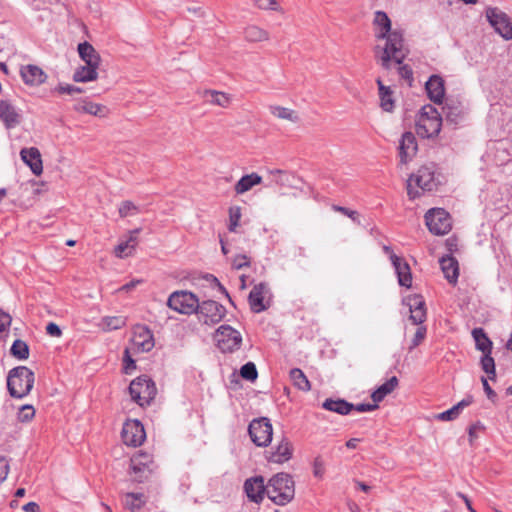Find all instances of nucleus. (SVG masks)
Segmentation results:
<instances>
[{
	"label": "nucleus",
	"instance_id": "obj_40",
	"mask_svg": "<svg viewBox=\"0 0 512 512\" xmlns=\"http://www.w3.org/2000/svg\"><path fill=\"white\" fill-rule=\"evenodd\" d=\"M269 111L274 117L278 119L287 120L293 123H296L300 120L297 112L287 107L271 105L269 106Z\"/></svg>",
	"mask_w": 512,
	"mask_h": 512
},
{
	"label": "nucleus",
	"instance_id": "obj_53",
	"mask_svg": "<svg viewBox=\"0 0 512 512\" xmlns=\"http://www.w3.org/2000/svg\"><path fill=\"white\" fill-rule=\"evenodd\" d=\"M398 73L399 76L408 82L409 86L412 85L413 82V71L409 65H402V62L399 64Z\"/></svg>",
	"mask_w": 512,
	"mask_h": 512
},
{
	"label": "nucleus",
	"instance_id": "obj_32",
	"mask_svg": "<svg viewBox=\"0 0 512 512\" xmlns=\"http://www.w3.org/2000/svg\"><path fill=\"white\" fill-rule=\"evenodd\" d=\"M262 183V177L253 172L251 174H247L242 176L239 181L235 184L234 190L237 195L244 194L245 192L251 190L254 186Z\"/></svg>",
	"mask_w": 512,
	"mask_h": 512
},
{
	"label": "nucleus",
	"instance_id": "obj_19",
	"mask_svg": "<svg viewBox=\"0 0 512 512\" xmlns=\"http://www.w3.org/2000/svg\"><path fill=\"white\" fill-rule=\"evenodd\" d=\"M0 120L7 129L14 128L21 122L19 110L9 100H0Z\"/></svg>",
	"mask_w": 512,
	"mask_h": 512
},
{
	"label": "nucleus",
	"instance_id": "obj_14",
	"mask_svg": "<svg viewBox=\"0 0 512 512\" xmlns=\"http://www.w3.org/2000/svg\"><path fill=\"white\" fill-rule=\"evenodd\" d=\"M121 436L126 445L137 447L144 442L146 433L139 420H128L123 425Z\"/></svg>",
	"mask_w": 512,
	"mask_h": 512
},
{
	"label": "nucleus",
	"instance_id": "obj_45",
	"mask_svg": "<svg viewBox=\"0 0 512 512\" xmlns=\"http://www.w3.org/2000/svg\"><path fill=\"white\" fill-rule=\"evenodd\" d=\"M241 219V208L238 206L230 207L229 209V225L228 229L231 232H235L236 228L239 226V222Z\"/></svg>",
	"mask_w": 512,
	"mask_h": 512
},
{
	"label": "nucleus",
	"instance_id": "obj_25",
	"mask_svg": "<svg viewBox=\"0 0 512 512\" xmlns=\"http://www.w3.org/2000/svg\"><path fill=\"white\" fill-rule=\"evenodd\" d=\"M425 89L427 95L434 103H442L445 94L444 81L438 75H432L426 82Z\"/></svg>",
	"mask_w": 512,
	"mask_h": 512
},
{
	"label": "nucleus",
	"instance_id": "obj_61",
	"mask_svg": "<svg viewBox=\"0 0 512 512\" xmlns=\"http://www.w3.org/2000/svg\"><path fill=\"white\" fill-rule=\"evenodd\" d=\"M206 279H207L208 281H210L211 283H214V284L219 288V290H220L223 294H225V296L229 299V302H230L231 304H234V303H233V301H232V299H231V297H230V295H229V293H228V291L225 289V287H224V286H222V285H221V283L218 281V279H217L215 276H213V275H208V276L206 277Z\"/></svg>",
	"mask_w": 512,
	"mask_h": 512
},
{
	"label": "nucleus",
	"instance_id": "obj_55",
	"mask_svg": "<svg viewBox=\"0 0 512 512\" xmlns=\"http://www.w3.org/2000/svg\"><path fill=\"white\" fill-rule=\"evenodd\" d=\"M250 265L249 258L244 254L236 255L232 261L233 268L239 270Z\"/></svg>",
	"mask_w": 512,
	"mask_h": 512
},
{
	"label": "nucleus",
	"instance_id": "obj_11",
	"mask_svg": "<svg viewBox=\"0 0 512 512\" xmlns=\"http://www.w3.org/2000/svg\"><path fill=\"white\" fill-rule=\"evenodd\" d=\"M195 313L200 322L207 325H214L225 317L226 308L214 300H206L201 303L199 302Z\"/></svg>",
	"mask_w": 512,
	"mask_h": 512
},
{
	"label": "nucleus",
	"instance_id": "obj_42",
	"mask_svg": "<svg viewBox=\"0 0 512 512\" xmlns=\"http://www.w3.org/2000/svg\"><path fill=\"white\" fill-rule=\"evenodd\" d=\"M145 497L142 493H126L125 506L131 511L139 510L145 504Z\"/></svg>",
	"mask_w": 512,
	"mask_h": 512
},
{
	"label": "nucleus",
	"instance_id": "obj_52",
	"mask_svg": "<svg viewBox=\"0 0 512 512\" xmlns=\"http://www.w3.org/2000/svg\"><path fill=\"white\" fill-rule=\"evenodd\" d=\"M325 473V463L324 460L317 456L313 461V475L316 478L322 479Z\"/></svg>",
	"mask_w": 512,
	"mask_h": 512
},
{
	"label": "nucleus",
	"instance_id": "obj_18",
	"mask_svg": "<svg viewBox=\"0 0 512 512\" xmlns=\"http://www.w3.org/2000/svg\"><path fill=\"white\" fill-rule=\"evenodd\" d=\"M398 150L401 164H407L413 159L417 153L418 146L416 137L412 132H405L402 134Z\"/></svg>",
	"mask_w": 512,
	"mask_h": 512
},
{
	"label": "nucleus",
	"instance_id": "obj_30",
	"mask_svg": "<svg viewBox=\"0 0 512 512\" xmlns=\"http://www.w3.org/2000/svg\"><path fill=\"white\" fill-rule=\"evenodd\" d=\"M376 83L379 91L380 107L385 112H392L395 107L393 91L389 86H385L380 78L376 80Z\"/></svg>",
	"mask_w": 512,
	"mask_h": 512
},
{
	"label": "nucleus",
	"instance_id": "obj_37",
	"mask_svg": "<svg viewBox=\"0 0 512 512\" xmlns=\"http://www.w3.org/2000/svg\"><path fill=\"white\" fill-rule=\"evenodd\" d=\"M473 402L472 396H467L463 400H461L459 403L454 405L452 408L448 409L447 411H444L438 415V419L442 421H450L456 419L461 410L467 406H469Z\"/></svg>",
	"mask_w": 512,
	"mask_h": 512
},
{
	"label": "nucleus",
	"instance_id": "obj_50",
	"mask_svg": "<svg viewBox=\"0 0 512 512\" xmlns=\"http://www.w3.org/2000/svg\"><path fill=\"white\" fill-rule=\"evenodd\" d=\"M54 92H57L59 94H69L73 95L75 93H82V88L70 84H59L54 88Z\"/></svg>",
	"mask_w": 512,
	"mask_h": 512
},
{
	"label": "nucleus",
	"instance_id": "obj_10",
	"mask_svg": "<svg viewBox=\"0 0 512 512\" xmlns=\"http://www.w3.org/2000/svg\"><path fill=\"white\" fill-rule=\"evenodd\" d=\"M425 221L429 231L435 235L447 234L451 228V217L442 208H432L425 214Z\"/></svg>",
	"mask_w": 512,
	"mask_h": 512
},
{
	"label": "nucleus",
	"instance_id": "obj_58",
	"mask_svg": "<svg viewBox=\"0 0 512 512\" xmlns=\"http://www.w3.org/2000/svg\"><path fill=\"white\" fill-rule=\"evenodd\" d=\"M130 244H127L125 241L124 242H121L119 243L115 249H114V252H115V255L118 257V258H124V257H127L126 256V253L128 251H130Z\"/></svg>",
	"mask_w": 512,
	"mask_h": 512
},
{
	"label": "nucleus",
	"instance_id": "obj_27",
	"mask_svg": "<svg viewBox=\"0 0 512 512\" xmlns=\"http://www.w3.org/2000/svg\"><path fill=\"white\" fill-rule=\"evenodd\" d=\"M440 265L447 281L455 285L459 276V265L456 258L446 255L440 259Z\"/></svg>",
	"mask_w": 512,
	"mask_h": 512
},
{
	"label": "nucleus",
	"instance_id": "obj_21",
	"mask_svg": "<svg viewBox=\"0 0 512 512\" xmlns=\"http://www.w3.org/2000/svg\"><path fill=\"white\" fill-rule=\"evenodd\" d=\"M20 157L35 175H41L43 172V163L41 153L38 148H23L20 151Z\"/></svg>",
	"mask_w": 512,
	"mask_h": 512
},
{
	"label": "nucleus",
	"instance_id": "obj_7",
	"mask_svg": "<svg viewBox=\"0 0 512 512\" xmlns=\"http://www.w3.org/2000/svg\"><path fill=\"white\" fill-rule=\"evenodd\" d=\"M252 442L258 447H267L273 436V427L267 417L253 419L248 426Z\"/></svg>",
	"mask_w": 512,
	"mask_h": 512
},
{
	"label": "nucleus",
	"instance_id": "obj_16",
	"mask_svg": "<svg viewBox=\"0 0 512 512\" xmlns=\"http://www.w3.org/2000/svg\"><path fill=\"white\" fill-rule=\"evenodd\" d=\"M293 455V446L288 438L283 437L277 446L265 453V459L268 462L283 464L289 461Z\"/></svg>",
	"mask_w": 512,
	"mask_h": 512
},
{
	"label": "nucleus",
	"instance_id": "obj_56",
	"mask_svg": "<svg viewBox=\"0 0 512 512\" xmlns=\"http://www.w3.org/2000/svg\"><path fill=\"white\" fill-rule=\"evenodd\" d=\"M140 230H141L140 228H136V229L130 231V236H129V238L125 242L127 244H130L131 246H130V251H128L126 253V256H130V255L133 254V252L135 250V247H136V245L138 243V238H137L136 235L140 232Z\"/></svg>",
	"mask_w": 512,
	"mask_h": 512
},
{
	"label": "nucleus",
	"instance_id": "obj_22",
	"mask_svg": "<svg viewBox=\"0 0 512 512\" xmlns=\"http://www.w3.org/2000/svg\"><path fill=\"white\" fill-rule=\"evenodd\" d=\"M443 114L446 122L453 125L460 124L465 117V108L461 102L454 100H447L445 105L442 107Z\"/></svg>",
	"mask_w": 512,
	"mask_h": 512
},
{
	"label": "nucleus",
	"instance_id": "obj_47",
	"mask_svg": "<svg viewBox=\"0 0 512 512\" xmlns=\"http://www.w3.org/2000/svg\"><path fill=\"white\" fill-rule=\"evenodd\" d=\"M118 212L120 217L125 218L129 215H135L138 213L139 208L132 201L126 200L120 204Z\"/></svg>",
	"mask_w": 512,
	"mask_h": 512
},
{
	"label": "nucleus",
	"instance_id": "obj_28",
	"mask_svg": "<svg viewBox=\"0 0 512 512\" xmlns=\"http://www.w3.org/2000/svg\"><path fill=\"white\" fill-rule=\"evenodd\" d=\"M204 98L210 105L219 106L224 109L228 108L233 100L232 95L223 91L212 89L204 91Z\"/></svg>",
	"mask_w": 512,
	"mask_h": 512
},
{
	"label": "nucleus",
	"instance_id": "obj_3",
	"mask_svg": "<svg viewBox=\"0 0 512 512\" xmlns=\"http://www.w3.org/2000/svg\"><path fill=\"white\" fill-rule=\"evenodd\" d=\"M267 496L274 504L279 506L290 503L295 496L293 477L285 472L272 476L268 481Z\"/></svg>",
	"mask_w": 512,
	"mask_h": 512
},
{
	"label": "nucleus",
	"instance_id": "obj_6",
	"mask_svg": "<svg viewBox=\"0 0 512 512\" xmlns=\"http://www.w3.org/2000/svg\"><path fill=\"white\" fill-rule=\"evenodd\" d=\"M131 398L140 406L149 405L155 398L157 390L154 382L147 376L134 379L129 385Z\"/></svg>",
	"mask_w": 512,
	"mask_h": 512
},
{
	"label": "nucleus",
	"instance_id": "obj_9",
	"mask_svg": "<svg viewBox=\"0 0 512 512\" xmlns=\"http://www.w3.org/2000/svg\"><path fill=\"white\" fill-rule=\"evenodd\" d=\"M167 305L178 313L190 315L196 312L199 299L192 292L176 291L169 296Z\"/></svg>",
	"mask_w": 512,
	"mask_h": 512
},
{
	"label": "nucleus",
	"instance_id": "obj_39",
	"mask_svg": "<svg viewBox=\"0 0 512 512\" xmlns=\"http://www.w3.org/2000/svg\"><path fill=\"white\" fill-rule=\"evenodd\" d=\"M96 67H91L87 64L80 66L76 69L73 74V80L75 82H89L94 81L98 78V72Z\"/></svg>",
	"mask_w": 512,
	"mask_h": 512
},
{
	"label": "nucleus",
	"instance_id": "obj_43",
	"mask_svg": "<svg viewBox=\"0 0 512 512\" xmlns=\"http://www.w3.org/2000/svg\"><path fill=\"white\" fill-rule=\"evenodd\" d=\"M11 354L19 359V360H25L29 357V347L26 344V342L22 340H15L11 346Z\"/></svg>",
	"mask_w": 512,
	"mask_h": 512
},
{
	"label": "nucleus",
	"instance_id": "obj_44",
	"mask_svg": "<svg viewBox=\"0 0 512 512\" xmlns=\"http://www.w3.org/2000/svg\"><path fill=\"white\" fill-rule=\"evenodd\" d=\"M482 370L488 375L490 380H495L496 371H495V362L491 357V353H485L481 357L480 360Z\"/></svg>",
	"mask_w": 512,
	"mask_h": 512
},
{
	"label": "nucleus",
	"instance_id": "obj_23",
	"mask_svg": "<svg viewBox=\"0 0 512 512\" xmlns=\"http://www.w3.org/2000/svg\"><path fill=\"white\" fill-rule=\"evenodd\" d=\"M392 265L397 274L399 285L410 288L412 285V273L409 264L403 258L393 256Z\"/></svg>",
	"mask_w": 512,
	"mask_h": 512
},
{
	"label": "nucleus",
	"instance_id": "obj_4",
	"mask_svg": "<svg viewBox=\"0 0 512 512\" xmlns=\"http://www.w3.org/2000/svg\"><path fill=\"white\" fill-rule=\"evenodd\" d=\"M35 376L32 370L26 366H18L11 369L7 377L9 394L14 398H23L33 388Z\"/></svg>",
	"mask_w": 512,
	"mask_h": 512
},
{
	"label": "nucleus",
	"instance_id": "obj_62",
	"mask_svg": "<svg viewBox=\"0 0 512 512\" xmlns=\"http://www.w3.org/2000/svg\"><path fill=\"white\" fill-rule=\"evenodd\" d=\"M46 332H47V334H49L52 337H60L62 335V331H61L60 327L53 322H50L46 326Z\"/></svg>",
	"mask_w": 512,
	"mask_h": 512
},
{
	"label": "nucleus",
	"instance_id": "obj_34",
	"mask_svg": "<svg viewBox=\"0 0 512 512\" xmlns=\"http://www.w3.org/2000/svg\"><path fill=\"white\" fill-rule=\"evenodd\" d=\"M398 384H399L398 378L396 376L391 377L385 383L380 385L371 394V398H372L373 402H375V403L381 402L387 395H389L396 389Z\"/></svg>",
	"mask_w": 512,
	"mask_h": 512
},
{
	"label": "nucleus",
	"instance_id": "obj_49",
	"mask_svg": "<svg viewBox=\"0 0 512 512\" xmlns=\"http://www.w3.org/2000/svg\"><path fill=\"white\" fill-rule=\"evenodd\" d=\"M332 209L336 212L342 213L343 215L349 217L355 223L360 224V215L357 211L339 205H333Z\"/></svg>",
	"mask_w": 512,
	"mask_h": 512
},
{
	"label": "nucleus",
	"instance_id": "obj_17",
	"mask_svg": "<svg viewBox=\"0 0 512 512\" xmlns=\"http://www.w3.org/2000/svg\"><path fill=\"white\" fill-rule=\"evenodd\" d=\"M132 343L141 352H149L155 345L151 330L144 325L133 328Z\"/></svg>",
	"mask_w": 512,
	"mask_h": 512
},
{
	"label": "nucleus",
	"instance_id": "obj_2",
	"mask_svg": "<svg viewBox=\"0 0 512 512\" xmlns=\"http://www.w3.org/2000/svg\"><path fill=\"white\" fill-rule=\"evenodd\" d=\"M436 176V166L433 163L421 166L416 173L411 174L407 180V195L410 200L421 196V191H433L439 185Z\"/></svg>",
	"mask_w": 512,
	"mask_h": 512
},
{
	"label": "nucleus",
	"instance_id": "obj_15",
	"mask_svg": "<svg viewBox=\"0 0 512 512\" xmlns=\"http://www.w3.org/2000/svg\"><path fill=\"white\" fill-rule=\"evenodd\" d=\"M244 491L250 501L259 504L267 495L268 483H264L262 476L251 477L244 482Z\"/></svg>",
	"mask_w": 512,
	"mask_h": 512
},
{
	"label": "nucleus",
	"instance_id": "obj_20",
	"mask_svg": "<svg viewBox=\"0 0 512 512\" xmlns=\"http://www.w3.org/2000/svg\"><path fill=\"white\" fill-rule=\"evenodd\" d=\"M23 82L29 86H39L47 79V74L37 65H24L20 69Z\"/></svg>",
	"mask_w": 512,
	"mask_h": 512
},
{
	"label": "nucleus",
	"instance_id": "obj_33",
	"mask_svg": "<svg viewBox=\"0 0 512 512\" xmlns=\"http://www.w3.org/2000/svg\"><path fill=\"white\" fill-rule=\"evenodd\" d=\"M322 407L328 411H332L340 415H347L353 410L354 404L349 403L344 399L334 400L329 398L322 403Z\"/></svg>",
	"mask_w": 512,
	"mask_h": 512
},
{
	"label": "nucleus",
	"instance_id": "obj_41",
	"mask_svg": "<svg viewBox=\"0 0 512 512\" xmlns=\"http://www.w3.org/2000/svg\"><path fill=\"white\" fill-rule=\"evenodd\" d=\"M290 379L295 387H297L301 391H309L311 389V384L303 371L299 368H293L290 371Z\"/></svg>",
	"mask_w": 512,
	"mask_h": 512
},
{
	"label": "nucleus",
	"instance_id": "obj_51",
	"mask_svg": "<svg viewBox=\"0 0 512 512\" xmlns=\"http://www.w3.org/2000/svg\"><path fill=\"white\" fill-rule=\"evenodd\" d=\"M35 415V410L31 405H24L20 408L18 419L21 422L30 421Z\"/></svg>",
	"mask_w": 512,
	"mask_h": 512
},
{
	"label": "nucleus",
	"instance_id": "obj_31",
	"mask_svg": "<svg viewBox=\"0 0 512 512\" xmlns=\"http://www.w3.org/2000/svg\"><path fill=\"white\" fill-rule=\"evenodd\" d=\"M410 319L416 325L422 324L426 319V309L424 300L417 296L410 300Z\"/></svg>",
	"mask_w": 512,
	"mask_h": 512
},
{
	"label": "nucleus",
	"instance_id": "obj_64",
	"mask_svg": "<svg viewBox=\"0 0 512 512\" xmlns=\"http://www.w3.org/2000/svg\"><path fill=\"white\" fill-rule=\"evenodd\" d=\"M22 509L25 512H40V507L36 502H29L25 504Z\"/></svg>",
	"mask_w": 512,
	"mask_h": 512
},
{
	"label": "nucleus",
	"instance_id": "obj_8",
	"mask_svg": "<svg viewBox=\"0 0 512 512\" xmlns=\"http://www.w3.org/2000/svg\"><path fill=\"white\" fill-rule=\"evenodd\" d=\"M132 480L138 483L144 482L151 475L154 469L152 455L139 451L130 459Z\"/></svg>",
	"mask_w": 512,
	"mask_h": 512
},
{
	"label": "nucleus",
	"instance_id": "obj_36",
	"mask_svg": "<svg viewBox=\"0 0 512 512\" xmlns=\"http://www.w3.org/2000/svg\"><path fill=\"white\" fill-rule=\"evenodd\" d=\"M472 336L478 350L482 351L483 354L492 352V341L488 338L484 329L474 328Z\"/></svg>",
	"mask_w": 512,
	"mask_h": 512
},
{
	"label": "nucleus",
	"instance_id": "obj_54",
	"mask_svg": "<svg viewBox=\"0 0 512 512\" xmlns=\"http://www.w3.org/2000/svg\"><path fill=\"white\" fill-rule=\"evenodd\" d=\"M425 336L426 328L423 326L418 327L412 339V344L409 347V350L416 348L424 340Z\"/></svg>",
	"mask_w": 512,
	"mask_h": 512
},
{
	"label": "nucleus",
	"instance_id": "obj_1",
	"mask_svg": "<svg viewBox=\"0 0 512 512\" xmlns=\"http://www.w3.org/2000/svg\"><path fill=\"white\" fill-rule=\"evenodd\" d=\"M374 25L379 28L376 33L377 39L385 40V45L375 46L374 55L376 61L386 70L391 68V62L400 64L406 57L403 51L404 39L399 31H391V21L388 15L383 11H376L374 17Z\"/></svg>",
	"mask_w": 512,
	"mask_h": 512
},
{
	"label": "nucleus",
	"instance_id": "obj_24",
	"mask_svg": "<svg viewBox=\"0 0 512 512\" xmlns=\"http://www.w3.org/2000/svg\"><path fill=\"white\" fill-rule=\"evenodd\" d=\"M267 290L268 288L265 283H259L252 288L248 296V302L252 312L260 313L267 309V306L264 304V294Z\"/></svg>",
	"mask_w": 512,
	"mask_h": 512
},
{
	"label": "nucleus",
	"instance_id": "obj_38",
	"mask_svg": "<svg viewBox=\"0 0 512 512\" xmlns=\"http://www.w3.org/2000/svg\"><path fill=\"white\" fill-rule=\"evenodd\" d=\"M127 318L124 316H105L101 319L99 327L105 331H113L126 326Z\"/></svg>",
	"mask_w": 512,
	"mask_h": 512
},
{
	"label": "nucleus",
	"instance_id": "obj_26",
	"mask_svg": "<svg viewBox=\"0 0 512 512\" xmlns=\"http://www.w3.org/2000/svg\"><path fill=\"white\" fill-rule=\"evenodd\" d=\"M74 110L79 113H87L96 117H107L109 110L106 106L98 103H93L87 98L78 101L74 105Z\"/></svg>",
	"mask_w": 512,
	"mask_h": 512
},
{
	"label": "nucleus",
	"instance_id": "obj_13",
	"mask_svg": "<svg viewBox=\"0 0 512 512\" xmlns=\"http://www.w3.org/2000/svg\"><path fill=\"white\" fill-rule=\"evenodd\" d=\"M486 17L490 25L504 39H512V22L505 12L496 7H489L486 9Z\"/></svg>",
	"mask_w": 512,
	"mask_h": 512
},
{
	"label": "nucleus",
	"instance_id": "obj_48",
	"mask_svg": "<svg viewBox=\"0 0 512 512\" xmlns=\"http://www.w3.org/2000/svg\"><path fill=\"white\" fill-rule=\"evenodd\" d=\"M259 9L281 11L276 0H252Z\"/></svg>",
	"mask_w": 512,
	"mask_h": 512
},
{
	"label": "nucleus",
	"instance_id": "obj_35",
	"mask_svg": "<svg viewBox=\"0 0 512 512\" xmlns=\"http://www.w3.org/2000/svg\"><path fill=\"white\" fill-rule=\"evenodd\" d=\"M244 38L252 43L264 42L270 39V34L267 30L257 25H249L244 29Z\"/></svg>",
	"mask_w": 512,
	"mask_h": 512
},
{
	"label": "nucleus",
	"instance_id": "obj_59",
	"mask_svg": "<svg viewBox=\"0 0 512 512\" xmlns=\"http://www.w3.org/2000/svg\"><path fill=\"white\" fill-rule=\"evenodd\" d=\"M377 408H378V403H375V402L373 404H370V403H360V404L354 405L353 410H356L357 412L363 413V412L374 411Z\"/></svg>",
	"mask_w": 512,
	"mask_h": 512
},
{
	"label": "nucleus",
	"instance_id": "obj_29",
	"mask_svg": "<svg viewBox=\"0 0 512 512\" xmlns=\"http://www.w3.org/2000/svg\"><path fill=\"white\" fill-rule=\"evenodd\" d=\"M78 53L80 58L85 64L98 68L101 62V57L95 48L88 42H83L78 45Z\"/></svg>",
	"mask_w": 512,
	"mask_h": 512
},
{
	"label": "nucleus",
	"instance_id": "obj_63",
	"mask_svg": "<svg viewBox=\"0 0 512 512\" xmlns=\"http://www.w3.org/2000/svg\"><path fill=\"white\" fill-rule=\"evenodd\" d=\"M10 323V315L0 311V333L4 332Z\"/></svg>",
	"mask_w": 512,
	"mask_h": 512
},
{
	"label": "nucleus",
	"instance_id": "obj_5",
	"mask_svg": "<svg viewBox=\"0 0 512 512\" xmlns=\"http://www.w3.org/2000/svg\"><path fill=\"white\" fill-rule=\"evenodd\" d=\"M442 127V117L432 105L422 107L416 121V133L421 138H434L438 136Z\"/></svg>",
	"mask_w": 512,
	"mask_h": 512
},
{
	"label": "nucleus",
	"instance_id": "obj_46",
	"mask_svg": "<svg viewBox=\"0 0 512 512\" xmlns=\"http://www.w3.org/2000/svg\"><path fill=\"white\" fill-rule=\"evenodd\" d=\"M240 374L242 378L249 380V381H255L258 377V372L256 369V366L253 362H248L244 364L241 367Z\"/></svg>",
	"mask_w": 512,
	"mask_h": 512
},
{
	"label": "nucleus",
	"instance_id": "obj_57",
	"mask_svg": "<svg viewBox=\"0 0 512 512\" xmlns=\"http://www.w3.org/2000/svg\"><path fill=\"white\" fill-rule=\"evenodd\" d=\"M136 368L135 361L131 358L129 350L125 349L124 351V370L126 373H129L131 370Z\"/></svg>",
	"mask_w": 512,
	"mask_h": 512
},
{
	"label": "nucleus",
	"instance_id": "obj_12",
	"mask_svg": "<svg viewBox=\"0 0 512 512\" xmlns=\"http://www.w3.org/2000/svg\"><path fill=\"white\" fill-rule=\"evenodd\" d=\"M215 341L222 352H233L240 348L242 337L240 332L231 326L222 325L215 333Z\"/></svg>",
	"mask_w": 512,
	"mask_h": 512
},
{
	"label": "nucleus",
	"instance_id": "obj_60",
	"mask_svg": "<svg viewBox=\"0 0 512 512\" xmlns=\"http://www.w3.org/2000/svg\"><path fill=\"white\" fill-rule=\"evenodd\" d=\"M9 472V465L5 459V457L0 456V483H2Z\"/></svg>",
	"mask_w": 512,
	"mask_h": 512
}]
</instances>
